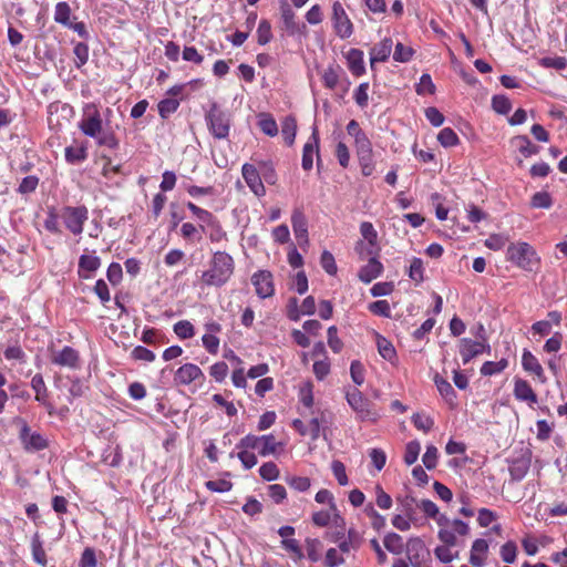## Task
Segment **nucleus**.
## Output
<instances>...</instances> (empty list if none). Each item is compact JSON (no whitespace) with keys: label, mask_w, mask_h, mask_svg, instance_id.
<instances>
[{"label":"nucleus","mask_w":567,"mask_h":567,"mask_svg":"<svg viewBox=\"0 0 567 567\" xmlns=\"http://www.w3.org/2000/svg\"><path fill=\"white\" fill-rule=\"evenodd\" d=\"M235 262L226 251H216L209 262V269L202 272L200 281L206 286L221 287L233 276Z\"/></svg>","instance_id":"obj_1"},{"label":"nucleus","mask_w":567,"mask_h":567,"mask_svg":"<svg viewBox=\"0 0 567 567\" xmlns=\"http://www.w3.org/2000/svg\"><path fill=\"white\" fill-rule=\"evenodd\" d=\"M205 122L209 133L217 140H226L231 127V114L221 109L216 102L212 103L205 113Z\"/></svg>","instance_id":"obj_2"},{"label":"nucleus","mask_w":567,"mask_h":567,"mask_svg":"<svg viewBox=\"0 0 567 567\" xmlns=\"http://www.w3.org/2000/svg\"><path fill=\"white\" fill-rule=\"evenodd\" d=\"M507 259L519 268L533 271L539 264L535 249L527 243L511 244L507 248Z\"/></svg>","instance_id":"obj_3"},{"label":"nucleus","mask_w":567,"mask_h":567,"mask_svg":"<svg viewBox=\"0 0 567 567\" xmlns=\"http://www.w3.org/2000/svg\"><path fill=\"white\" fill-rule=\"evenodd\" d=\"M346 399L361 421L374 422L379 419L378 412L373 409V403L357 388L348 390L346 392Z\"/></svg>","instance_id":"obj_4"},{"label":"nucleus","mask_w":567,"mask_h":567,"mask_svg":"<svg viewBox=\"0 0 567 567\" xmlns=\"http://www.w3.org/2000/svg\"><path fill=\"white\" fill-rule=\"evenodd\" d=\"M60 218L63 220L66 229L78 236L83 233L84 224L89 218V209L83 205L64 206L61 209Z\"/></svg>","instance_id":"obj_5"},{"label":"nucleus","mask_w":567,"mask_h":567,"mask_svg":"<svg viewBox=\"0 0 567 567\" xmlns=\"http://www.w3.org/2000/svg\"><path fill=\"white\" fill-rule=\"evenodd\" d=\"M278 445L272 434L260 436L248 434L239 441L237 449L258 450L261 456H268L276 453Z\"/></svg>","instance_id":"obj_6"},{"label":"nucleus","mask_w":567,"mask_h":567,"mask_svg":"<svg viewBox=\"0 0 567 567\" xmlns=\"http://www.w3.org/2000/svg\"><path fill=\"white\" fill-rule=\"evenodd\" d=\"M81 132L89 137H97L103 131L102 117L94 104L84 107V115L79 123Z\"/></svg>","instance_id":"obj_7"},{"label":"nucleus","mask_w":567,"mask_h":567,"mask_svg":"<svg viewBox=\"0 0 567 567\" xmlns=\"http://www.w3.org/2000/svg\"><path fill=\"white\" fill-rule=\"evenodd\" d=\"M332 23L339 38L348 39L352 35L353 24L340 1L332 3Z\"/></svg>","instance_id":"obj_8"},{"label":"nucleus","mask_w":567,"mask_h":567,"mask_svg":"<svg viewBox=\"0 0 567 567\" xmlns=\"http://www.w3.org/2000/svg\"><path fill=\"white\" fill-rule=\"evenodd\" d=\"M251 284L255 286L259 298H270L275 293L274 276L269 270H258L251 276Z\"/></svg>","instance_id":"obj_9"},{"label":"nucleus","mask_w":567,"mask_h":567,"mask_svg":"<svg viewBox=\"0 0 567 567\" xmlns=\"http://www.w3.org/2000/svg\"><path fill=\"white\" fill-rule=\"evenodd\" d=\"M19 437L25 451L35 452L44 450L48 446L47 440L38 432H31V429L24 423L20 430Z\"/></svg>","instance_id":"obj_10"},{"label":"nucleus","mask_w":567,"mask_h":567,"mask_svg":"<svg viewBox=\"0 0 567 567\" xmlns=\"http://www.w3.org/2000/svg\"><path fill=\"white\" fill-rule=\"evenodd\" d=\"M241 174L246 184L256 196L261 197L266 194V188L256 166L248 163L244 164L241 167Z\"/></svg>","instance_id":"obj_11"},{"label":"nucleus","mask_w":567,"mask_h":567,"mask_svg":"<svg viewBox=\"0 0 567 567\" xmlns=\"http://www.w3.org/2000/svg\"><path fill=\"white\" fill-rule=\"evenodd\" d=\"M280 13L284 29L289 35L303 33L306 25L296 21V14L287 2L281 3Z\"/></svg>","instance_id":"obj_12"},{"label":"nucleus","mask_w":567,"mask_h":567,"mask_svg":"<svg viewBox=\"0 0 567 567\" xmlns=\"http://www.w3.org/2000/svg\"><path fill=\"white\" fill-rule=\"evenodd\" d=\"M198 379H204V373L198 365L193 363L179 367L174 377L175 383L179 385H188Z\"/></svg>","instance_id":"obj_13"},{"label":"nucleus","mask_w":567,"mask_h":567,"mask_svg":"<svg viewBox=\"0 0 567 567\" xmlns=\"http://www.w3.org/2000/svg\"><path fill=\"white\" fill-rule=\"evenodd\" d=\"M291 224L299 245H308V221L301 209L296 208L292 212Z\"/></svg>","instance_id":"obj_14"},{"label":"nucleus","mask_w":567,"mask_h":567,"mask_svg":"<svg viewBox=\"0 0 567 567\" xmlns=\"http://www.w3.org/2000/svg\"><path fill=\"white\" fill-rule=\"evenodd\" d=\"M319 135L317 127L313 128L311 136L308 142L305 144L302 150V168L305 171H310L313 166V154L318 155L319 152Z\"/></svg>","instance_id":"obj_15"},{"label":"nucleus","mask_w":567,"mask_h":567,"mask_svg":"<svg viewBox=\"0 0 567 567\" xmlns=\"http://www.w3.org/2000/svg\"><path fill=\"white\" fill-rule=\"evenodd\" d=\"M101 266V259L95 255L83 254L79 258V276L89 279Z\"/></svg>","instance_id":"obj_16"},{"label":"nucleus","mask_w":567,"mask_h":567,"mask_svg":"<svg viewBox=\"0 0 567 567\" xmlns=\"http://www.w3.org/2000/svg\"><path fill=\"white\" fill-rule=\"evenodd\" d=\"M393 42L390 38L383 39L380 43L375 44L370 51L371 66L375 62H384L389 59L392 51Z\"/></svg>","instance_id":"obj_17"},{"label":"nucleus","mask_w":567,"mask_h":567,"mask_svg":"<svg viewBox=\"0 0 567 567\" xmlns=\"http://www.w3.org/2000/svg\"><path fill=\"white\" fill-rule=\"evenodd\" d=\"M382 264L375 257H372L369 259L368 264L360 269L358 276L362 282L369 284L378 278L382 274Z\"/></svg>","instance_id":"obj_18"},{"label":"nucleus","mask_w":567,"mask_h":567,"mask_svg":"<svg viewBox=\"0 0 567 567\" xmlns=\"http://www.w3.org/2000/svg\"><path fill=\"white\" fill-rule=\"evenodd\" d=\"M53 363L72 369L79 365V353L71 347H64L54 358Z\"/></svg>","instance_id":"obj_19"},{"label":"nucleus","mask_w":567,"mask_h":567,"mask_svg":"<svg viewBox=\"0 0 567 567\" xmlns=\"http://www.w3.org/2000/svg\"><path fill=\"white\" fill-rule=\"evenodd\" d=\"M348 68L355 76H360L365 72L363 62V52L359 49H350L347 53Z\"/></svg>","instance_id":"obj_20"},{"label":"nucleus","mask_w":567,"mask_h":567,"mask_svg":"<svg viewBox=\"0 0 567 567\" xmlns=\"http://www.w3.org/2000/svg\"><path fill=\"white\" fill-rule=\"evenodd\" d=\"M460 354L462 357L463 364H467L473 358L481 354L478 341H474L470 338H462L460 340Z\"/></svg>","instance_id":"obj_21"},{"label":"nucleus","mask_w":567,"mask_h":567,"mask_svg":"<svg viewBox=\"0 0 567 567\" xmlns=\"http://www.w3.org/2000/svg\"><path fill=\"white\" fill-rule=\"evenodd\" d=\"M514 395L519 401L535 403L537 396L527 381L517 379L514 386Z\"/></svg>","instance_id":"obj_22"},{"label":"nucleus","mask_w":567,"mask_h":567,"mask_svg":"<svg viewBox=\"0 0 567 567\" xmlns=\"http://www.w3.org/2000/svg\"><path fill=\"white\" fill-rule=\"evenodd\" d=\"M200 230L208 234L212 243H220L227 239V233L216 217L207 226L200 225Z\"/></svg>","instance_id":"obj_23"},{"label":"nucleus","mask_w":567,"mask_h":567,"mask_svg":"<svg viewBox=\"0 0 567 567\" xmlns=\"http://www.w3.org/2000/svg\"><path fill=\"white\" fill-rule=\"evenodd\" d=\"M434 382H435V385H436L440 394L444 398L446 403H449L451 406H455L456 405V401H455L456 393H455L453 386L451 385V383L440 375H435Z\"/></svg>","instance_id":"obj_24"},{"label":"nucleus","mask_w":567,"mask_h":567,"mask_svg":"<svg viewBox=\"0 0 567 567\" xmlns=\"http://www.w3.org/2000/svg\"><path fill=\"white\" fill-rule=\"evenodd\" d=\"M31 386L35 391V400L45 405L49 413L52 414L53 406L45 402L47 386L41 374H35L31 380Z\"/></svg>","instance_id":"obj_25"},{"label":"nucleus","mask_w":567,"mask_h":567,"mask_svg":"<svg viewBox=\"0 0 567 567\" xmlns=\"http://www.w3.org/2000/svg\"><path fill=\"white\" fill-rule=\"evenodd\" d=\"M522 365L525 371L534 373L538 378H542L544 375V370L540 363L538 362L537 358L528 350H525L523 352Z\"/></svg>","instance_id":"obj_26"},{"label":"nucleus","mask_w":567,"mask_h":567,"mask_svg":"<svg viewBox=\"0 0 567 567\" xmlns=\"http://www.w3.org/2000/svg\"><path fill=\"white\" fill-rule=\"evenodd\" d=\"M297 132V122L295 117L287 116L281 123V135L287 145L291 146L295 143Z\"/></svg>","instance_id":"obj_27"},{"label":"nucleus","mask_w":567,"mask_h":567,"mask_svg":"<svg viewBox=\"0 0 567 567\" xmlns=\"http://www.w3.org/2000/svg\"><path fill=\"white\" fill-rule=\"evenodd\" d=\"M71 8L68 2L61 1L54 8V21L63 27L69 25L71 22Z\"/></svg>","instance_id":"obj_28"},{"label":"nucleus","mask_w":567,"mask_h":567,"mask_svg":"<svg viewBox=\"0 0 567 567\" xmlns=\"http://www.w3.org/2000/svg\"><path fill=\"white\" fill-rule=\"evenodd\" d=\"M31 549H32L33 560L41 566H45L47 565V554L43 548V545H42L39 534H35L32 537Z\"/></svg>","instance_id":"obj_29"},{"label":"nucleus","mask_w":567,"mask_h":567,"mask_svg":"<svg viewBox=\"0 0 567 567\" xmlns=\"http://www.w3.org/2000/svg\"><path fill=\"white\" fill-rule=\"evenodd\" d=\"M384 547L394 555H400L403 551V539L396 533H389L383 539Z\"/></svg>","instance_id":"obj_30"},{"label":"nucleus","mask_w":567,"mask_h":567,"mask_svg":"<svg viewBox=\"0 0 567 567\" xmlns=\"http://www.w3.org/2000/svg\"><path fill=\"white\" fill-rule=\"evenodd\" d=\"M508 365L507 359H501L497 362L486 361L481 368V373L485 377L503 372Z\"/></svg>","instance_id":"obj_31"},{"label":"nucleus","mask_w":567,"mask_h":567,"mask_svg":"<svg viewBox=\"0 0 567 567\" xmlns=\"http://www.w3.org/2000/svg\"><path fill=\"white\" fill-rule=\"evenodd\" d=\"M377 344L378 351L383 359L392 361L396 357L393 344L384 337L378 336Z\"/></svg>","instance_id":"obj_32"},{"label":"nucleus","mask_w":567,"mask_h":567,"mask_svg":"<svg viewBox=\"0 0 567 567\" xmlns=\"http://www.w3.org/2000/svg\"><path fill=\"white\" fill-rule=\"evenodd\" d=\"M529 464L527 461H515L509 466V475L512 481L519 482L528 473Z\"/></svg>","instance_id":"obj_33"},{"label":"nucleus","mask_w":567,"mask_h":567,"mask_svg":"<svg viewBox=\"0 0 567 567\" xmlns=\"http://www.w3.org/2000/svg\"><path fill=\"white\" fill-rule=\"evenodd\" d=\"M316 502L319 503V504H324V503H328L329 506H330V511L333 513L334 517L337 519H340L341 522H343V519L340 517V515L338 514V509H337V505L334 503V498H333V495L330 491L328 489H320L317 494H316V497H315Z\"/></svg>","instance_id":"obj_34"},{"label":"nucleus","mask_w":567,"mask_h":567,"mask_svg":"<svg viewBox=\"0 0 567 567\" xmlns=\"http://www.w3.org/2000/svg\"><path fill=\"white\" fill-rule=\"evenodd\" d=\"M493 110L502 115H506L512 110V103L506 95L498 94L492 97Z\"/></svg>","instance_id":"obj_35"},{"label":"nucleus","mask_w":567,"mask_h":567,"mask_svg":"<svg viewBox=\"0 0 567 567\" xmlns=\"http://www.w3.org/2000/svg\"><path fill=\"white\" fill-rule=\"evenodd\" d=\"M73 53L75 56L74 63L78 69L82 68L89 61V47L84 42L75 43L73 48Z\"/></svg>","instance_id":"obj_36"},{"label":"nucleus","mask_w":567,"mask_h":567,"mask_svg":"<svg viewBox=\"0 0 567 567\" xmlns=\"http://www.w3.org/2000/svg\"><path fill=\"white\" fill-rule=\"evenodd\" d=\"M285 482L293 489L298 492H306L311 486L310 478L305 476L288 475L285 477Z\"/></svg>","instance_id":"obj_37"},{"label":"nucleus","mask_w":567,"mask_h":567,"mask_svg":"<svg viewBox=\"0 0 567 567\" xmlns=\"http://www.w3.org/2000/svg\"><path fill=\"white\" fill-rule=\"evenodd\" d=\"M437 141L444 147L455 146L460 142L456 133L450 127H445L440 131V133L437 135Z\"/></svg>","instance_id":"obj_38"},{"label":"nucleus","mask_w":567,"mask_h":567,"mask_svg":"<svg viewBox=\"0 0 567 567\" xmlns=\"http://www.w3.org/2000/svg\"><path fill=\"white\" fill-rule=\"evenodd\" d=\"M423 542L420 538H412L408 544L409 560L413 567H420L417 563L419 550L423 549Z\"/></svg>","instance_id":"obj_39"},{"label":"nucleus","mask_w":567,"mask_h":567,"mask_svg":"<svg viewBox=\"0 0 567 567\" xmlns=\"http://www.w3.org/2000/svg\"><path fill=\"white\" fill-rule=\"evenodd\" d=\"M94 138L100 146H105L111 150H116L120 146V142L112 131H102L101 135Z\"/></svg>","instance_id":"obj_40"},{"label":"nucleus","mask_w":567,"mask_h":567,"mask_svg":"<svg viewBox=\"0 0 567 567\" xmlns=\"http://www.w3.org/2000/svg\"><path fill=\"white\" fill-rule=\"evenodd\" d=\"M423 272H424V267H423V261L421 258H416L414 257L412 260H411V265H410V268H409V277L420 284L424 280V276H423Z\"/></svg>","instance_id":"obj_41"},{"label":"nucleus","mask_w":567,"mask_h":567,"mask_svg":"<svg viewBox=\"0 0 567 567\" xmlns=\"http://www.w3.org/2000/svg\"><path fill=\"white\" fill-rule=\"evenodd\" d=\"M413 49L411 47H406L401 42H398L394 52H393V59L396 62L405 63L409 62L413 56Z\"/></svg>","instance_id":"obj_42"},{"label":"nucleus","mask_w":567,"mask_h":567,"mask_svg":"<svg viewBox=\"0 0 567 567\" xmlns=\"http://www.w3.org/2000/svg\"><path fill=\"white\" fill-rule=\"evenodd\" d=\"M421 451V444L419 441H410L405 446L404 462L408 465H412L416 462Z\"/></svg>","instance_id":"obj_43"},{"label":"nucleus","mask_w":567,"mask_h":567,"mask_svg":"<svg viewBox=\"0 0 567 567\" xmlns=\"http://www.w3.org/2000/svg\"><path fill=\"white\" fill-rule=\"evenodd\" d=\"M415 91L419 95L433 94L435 92V85L430 74L424 73L421 75Z\"/></svg>","instance_id":"obj_44"},{"label":"nucleus","mask_w":567,"mask_h":567,"mask_svg":"<svg viewBox=\"0 0 567 567\" xmlns=\"http://www.w3.org/2000/svg\"><path fill=\"white\" fill-rule=\"evenodd\" d=\"M178 106L179 102L176 99H165L158 103V113L162 118H167L177 111Z\"/></svg>","instance_id":"obj_45"},{"label":"nucleus","mask_w":567,"mask_h":567,"mask_svg":"<svg viewBox=\"0 0 567 567\" xmlns=\"http://www.w3.org/2000/svg\"><path fill=\"white\" fill-rule=\"evenodd\" d=\"M272 38L271 25L268 20H261L257 28V41L260 45L267 44Z\"/></svg>","instance_id":"obj_46"},{"label":"nucleus","mask_w":567,"mask_h":567,"mask_svg":"<svg viewBox=\"0 0 567 567\" xmlns=\"http://www.w3.org/2000/svg\"><path fill=\"white\" fill-rule=\"evenodd\" d=\"M86 158V151L84 147L69 146L65 148V159L70 164L83 162Z\"/></svg>","instance_id":"obj_47"},{"label":"nucleus","mask_w":567,"mask_h":567,"mask_svg":"<svg viewBox=\"0 0 567 567\" xmlns=\"http://www.w3.org/2000/svg\"><path fill=\"white\" fill-rule=\"evenodd\" d=\"M187 208L199 221L205 224L204 226H207L215 218V216L210 212L198 207L192 202L187 203Z\"/></svg>","instance_id":"obj_48"},{"label":"nucleus","mask_w":567,"mask_h":567,"mask_svg":"<svg viewBox=\"0 0 567 567\" xmlns=\"http://www.w3.org/2000/svg\"><path fill=\"white\" fill-rule=\"evenodd\" d=\"M174 332L181 339H189L195 334L194 326L187 320H181L176 322L174 324Z\"/></svg>","instance_id":"obj_49"},{"label":"nucleus","mask_w":567,"mask_h":567,"mask_svg":"<svg viewBox=\"0 0 567 567\" xmlns=\"http://www.w3.org/2000/svg\"><path fill=\"white\" fill-rule=\"evenodd\" d=\"M339 70L340 68L338 65H330L327 70H324L322 74V81L328 89L332 90L337 86L339 82Z\"/></svg>","instance_id":"obj_50"},{"label":"nucleus","mask_w":567,"mask_h":567,"mask_svg":"<svg viewBox=\"0 0 567 567\" xmlns=\"http://www.w3.org/2000/svg\"><path fill=\"white\" fill-rule=\"evenodd\" d=\"M530 205L534 208H549L553 205V199L547 192H537L533 195Z\"/></svg>","instance_id":"obj_51"},{"label":"nucleus","mask_w":567,"mask_h":567,"mask_svg":"<svg viewBox=\"0 0 567 567\" xmlns=\"http://www.w3.org/2000/svg\"><path fill=\"white\" fill-rule=\"evenodd\" d=\"M439 451L434 445H427L422 456V462L427 470H433L437 465Z\"/></svg>","instance_id":"obj_52"},{"label":"nucleus","mask_w":567,"mask_h":567,"mask_svg":"<svg viewBox=\"0 0 567 567\" xmlns=\"http://www.w3.org/2000/svg\"><path fill=\"white\" fill-rule=\"evenodd\" d=\"M355 142L358 157L365 158L368 155H372V144L367 135H359Z\"/></svg>","instance_id":"obj_53"},{"label":"nucleus","mask_w":567,"mask_h":567,"mask_svg":"<svg viewBox=\"0 0 567 567\" xmlns=\"http://www.w3.org/2000/svg\"><path fill=\"white\" fill-rule=\"evenodd\" d=\"M259 474L266 481H276L279 477V468L274 462H267L260 466Z\"/></svg>","instance_id":"obj_54"},{"label":"nucleus","mask_w":567,"mask_h":567,"mask_svg":"<svg viewBox=\"0 0 567 567\" xmlns=\"http://www.w3.org/2000/svg\"><path fill=\"white\" fill-rule=\"evenodd\" d=\"M517 546L514 542L509 540L501 547V557L507 564H513L516 560Z\"/></svg>","instance_id":"obj_55"},{"label":"nucleus","mask_w":567,"mask_h":567,"mask_svg":"<svg viewBox=\"0 0 567 567\" xmlns=\"http://www.w3.org/2000/svg\"><path fill=\"white\" fill-rule=\"evenodd\" d=\"M368 308L373 315L381 316L384 318L391 317V308L386 300H378L371 302Z\"/></svg>","instance_id":"obj_56"},{"label":"nucleus","mask_w":567,"mask_h":567,"mask_svg":"<svg viewBox=\"0 0 567 567\" xmlns=\"http://www.w3.org/2000/svg\"><path fill=\"white\" fill-rule=\"evenodd\" d=\"M60 215L55 213L54 209H50L48 212V216L43 223L44 228L51 234H61V228L59 226Z\"/></svg>","instance_id":"obj_57"},{"label":"nucleus","mask_w":567,"mask_h":567,"mask_svg":"<svg viewBox=\"0 0 567 567\" xmlns=\"http://www.w3.org/2000/svg\"><path fill=\"white\" fill-rule=\"evenodd\" d=\"M320 265H321V267L324 269V271L328 275H336L337 274L338 268H337V265H336V260H334L333 255L330 251L324 250L321 254Z\"/></svg>","instance_id":"obj_58"},{"label":"nucleus","mask_w":567,"mask_h":567,"mask_svg":"<svg viewBox=\"0 0 567 567\" xmlns=\"http://www.w3.org/2000/svg\"><path fill=\"white\" fill-rule=\"evenodd\" d=\"M516 140L519 142L518 150L525 157H529L538 152V147L526 135L517 136Z\"/></svg>","instance_id":"obj_59"},{"label":"nucleus","mask_w":567,"mask_h":567,"mask_svg":"<svg viewBox=\"0 0 567 567\" xmlns=\"http://www.w3.org/2000/svg\"><path fill=\"white\" fill-rule=\"evenodd\" d=\"M412 423L416 429L429 432L433 427L434 421L427 415L415 413L412 416Z\"/></svg>","instance_id":"obj_60"},{"label":"nucleus","mask_w":567,"mask_h":567,"mask_svg":"<svg viewBox=\"0 0 567 567\" xmlns=\"http://www.w3.org/2000/svg\"><path fill=\"white\" fill-rule=\"evenodd\" d=\"M540 65L555 70H564L567 66V59L565 56H545L540 59Z\"/></svg>","instance_id":"obj_61"},{"label":"nucleus","mask_w":567,"mask_h":567,"mask_svg":"<svg viewBox=\"0 0 567 567\" xmlns=\"http://www.w3.org/2000/svg\"><path fill=\"white\" fill-rule=\"evenodd\" d=\"M350 375H351L352 381L357 385H362L363 384V382H364V367H363V364L360 361L354 360V361L351 362Z\"/></svg>","instance_id":"obj_62"},{"label":"nucleus","mask_w":567,"mask_h":567,"mask_svg":"<svg viewBox=\"0 0 567 567\" xmlns=\"http://www.w3.org/2000/svg\"><path fill=\"white\" fill-rule=\"evenodd\" d=\"M327 333H328V344H329L330 349L336 353L340 352L342 350L343 342L338 337L337 327L336 326L329 327Z\"/></svg>","instance_id":"obj_63"},{"label":"nucleus","mask_w":567,"mask_h":567,"mask_svg":"<svg viewBox=\"0 0 567 567\" xmlns=\"http://www.w3.org/2000/svg\"><path fill=\"white\" fill-rule=\"evenodd\" d=\"M79 567H97L95 551L91 547H86L79 561Z\"/></svg>","instance_id":"obj_64"}]
</instances>
